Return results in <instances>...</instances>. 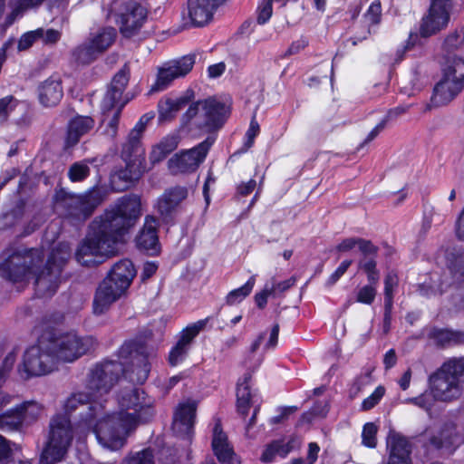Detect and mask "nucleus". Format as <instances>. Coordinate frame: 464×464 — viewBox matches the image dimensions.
Here are the masks:
<instances>
[{
  "label": "nucleus",
  "instance_id": "nucleus-48",
  "mask_svg": "<svg viewBox=\"0 0 464 464\" xmlns=\"http://www.w3.org/2000/svg\"><path fill=\"white\" fill-rule=\"evenodd\" d=\"M272 2L275 0H262L258 5L257 21L259 24L266 23L272 15Z\"/></svg>",
  "mask_w": 464,
  "mask_h": 464
},
{
  "label": "nucleus",
  "instance_id": "nucleus-7",
  "mask_svg": "<svg viewBox=\"0 0 464 464\" xmlns=\"http://www.w3.org/2000/svg\"><path fill=\"white\" fill-rule=\"evenodd\" d=\"M130 78V70L127 66H124L118 73L113 77L111 83L106 92L102 102V110L104 113L110 111L112 112V119L110 121L107 133L110 136H114L117 130V121L121 110L126 104V101L122 99V93L128 84Z\"/></svg>",
  "mask_w": 464,
  "mask_h": 464
},
{
  "label": "nucleus",
  "instance_id": "nucleus-8",
  "mask_svg": "<svg viewBox=\"0 0 464 464\" xmlns=\"http://www.w3.org/2000/svg\"><path fill=\"white\" fill-rule=\"evenodd\" d=\"M53 360L73 362L84 354L91 345L89 338H81L75 333L62 334L45 343Z\"/></svg>",
  "mask_w": 464,
  "mask_h": 464
},
{
  "label": "nucleus",
  "instance_id": "nucleus-32",
  "mask_svg": "<svg viewBox=\"0 0 464 464\" xmlns=\"http://www.w3.org/2000/svg\"><path fill=\"white\" fill-rule=\"evenodd\" d=\"M354 248H358L362 254L367 255L372 254L376 250L370 241L355 237L345 238L336 246L340 252H349Z\"/></svg>",
  "mask_w": 464,
  "mask_h": 464
},
{
  "label": "nucleus",
  "instance_id": "nucleus-24",
  "mask_svg": "<svg viewBox=\"0 0 464 464\" xmlns=\"http://www.w3.org/2000/svg\"><path fill=\"white\" fill-rule=\"evenodd\" d=\"M390 450L388 464H411L409 441L401 434L391 432L387 439Z\"/></svg>",
  "mask_w": 464,
  "mask_h": 464
},
{
  "label": "nucleus",
  "instance_id": "nucleus-26",
  "mask_svg": "<svg viewBox=\"0 0 464 464\" xmlns=\"http://www.w3.org/2000/svg\"><path fill=\"white\" fill-rule=\"evenodd\" d=\"M202 112L205 117V126L212 130L218 128L223 123L229 110L216 100H207L202 104Z\"/></svg>",
  "mask_w": 464,
  "mask_h": 464
},
{
  "label": "nucleus",
  "instance_id": "nucleus-11",
  "mask_svg": "<svg viewBox=\"0 0 464 464\" xmlns=\"http://www.w3.org/2000/svg\"><path fill=\"white\" fill-rule=\"evenodd\" d=\"M195 58L186 55L180 59L169 61L159 67L155 82L149 90V94L167 89L173 81L187 75L193 68Z\"/></svg>",
  "mask_w": 464,
  "mask_h": 464
},
{
  "label": "nucleus",
  "instance_id": "nucleus-34",
  "mask_svg": "<svg viewBox=\"0 0 464 464\" xmlns=\"http://www.w3.org/2000/svg\"><path fill=\"white\" fill-rule=\"evenodd\" d=\"M19 417L23 423H29L36 420L42 413V406L35 401H26L16 406Z\"/></svg>",
  "mask_w": 464,
  "mask_h": 464
},
{
  "label": "nucleus",
  "instance_id": "nucleus-38",
  "mask_svg": "<svg viewBox=\"0 0 464 464\" xmlns=\"http://www.w3.org/2000/svg\"><path fill=\"white\" fill-rule=\"evenodd\" d=\"M404 112V110L401 108H396L394 110H391L385 117L371 130L368 134L366 141L372 140L385 127L388 121L391 119L401 114Z\"/></svg>",
  "mask_w": 464,
  "mask_h": 464
},
{
  "label": "nucleus",
  "instance_id": "nucleus-37",
  "mask_svg": "<svg viewBox=\"0 0 464 464\" xmlns=\"http://www.w3.org/2000/svg\"><path fill=\"white\" fill-rule=\"evenodd\" d=\"M42 1L43 0H16L13 4V11L8 17L7 24H11L24 10L41 4Z\"/></svg>",
  "mask_w": 464,
  "mask_h": 464
},
{
  "label": "nucleus",
  "instance_id": "nucleus-47",
  "mask_svg": "<svg viewBox=\"0 0 464 464\" xmlns=\"http://www.w3.org/2000/svg\"><path fill=\"white\" fill-rule=\"evenodd\" d=\"M376 263L371 258L363 259L360 262V267L367 274L370 283L377 284L379 280V274L375 269Z\"/></svg>",
  "mask_w": 464,
  "mask_h": 464
},
{
  "label": "nucleus",
  "instance_id": "nucleus-5",
  "mask_svg": "<svg viewBox=\"0 0 464 464\" xmlns=\"http://www.w3.org/2000/svg\"><path fill=\"white\" fill-rule=\"evenodd\" d=\"M135 275L136 270L131 261L124 259L116 263L109 276L97 289L93 301L94 314H103L113 302L123 295Z\"/></svg>",
  "mask_w": 464,
  "mask_h": 464
},
{
  "label": "nucleus",
  "instance_id": "nucleus-9",
  "mask_svg": "<svg viewBox=\"0 0 464 464\" xmlns=\"http://www.w3.org/2000/svg\"><path fill=\"white\" fill-rule=\"evenodd\" d=\"M54 366L53 356L50 353L46 344L41 342L39 345L26 350L22 366L18 371L23 378H29L47 374L54 369Z\"/></svg>",
  "mask_w": 464,
  "mask_h": 464
},
{
  "label": "nucleus",
  "instance_id": "nucleus-63",
  "mask_svg": "<svg viewBox=\"0 0 464 464\" xmlns=\"http://www.w3.org/2000/svg\"><path fill=\"white\" fill-rule=\"evenodd\" d=\"M279 326L274 325L270 331L269 339L266 343V349H273L276 346L278 342Z\"/></svg>",
  "mask_w": 464,
  "mask_h": 464
},
{
  "label": "nucleus",
  "instance_id": "nucleus-13",
  "mask_svg": "<svg viewBox=\"0 0 464 464\" xmlns=\"http://www.w3.org/2000/svg\"><path fill=\"white\" fill-rule=\"evenodd\" d=\"M116 31L112 27H102L91 34L89 43L79 51V58L89 62L107 50L115 41Z\"/></svg>",
  "mask_w": 464,
  "mask_h": 464
},
{
  "label": "nucleus",
  "instance_id": "nucleus-41",
  "mask_svg": "<svg viewBox=\"0 0 464 464\" xmlns=\"http://www.w3.org/2000/svg\"><path fill=\"white\" fill-rule=\"evenodd\" d=\"M40 36H44V29H36L25 33L18 42V49L20 51L28 49L37 39H40Z\"/></svg>",
  "mask_w": 464,
  "mask_h": 464
},
{
  "label": "nucleus",
  "instance_id": "nucleus-21",
  "mask_svg": "<svg viewBox=\"0 0 464 464\" xmlns=\"http://www.w3.org/2000/svg\"><path fill=\"white\" fill-rule=\"evenodd\" d=\"M212 450L222 464H240L219 422L213 429Z\"/></svg>",
  "mask_w": 464,
  "mask_h": 464
},
{
  "label": "nucleus",
  "instance_id": "nucleus-45",
  "mask_svg": "<svg viewBox=\"0 0 464 464\" xmlns=\"http://www.w3.org/2000/svg\"><path fill=\"white\" fill-rule=\"evenodd\" d=\"M385 393V388L383 386H378L374 392L362 402V410L369 411L372 409Z\"/></svg>",
  "mask_w": 464,
  "mask_h": 464
},
{
  "label": "nucleus",
  "instance_id": "nucleus-18",
  "mask_svg": "<svg viewBox=\"0 0 464 464\" xmlns=\"http://www.w3.org/2000/svg\"><path fill=\"white\" fill-rule=\"evenodd\" d=\"M181 129L177 130L163 137L158 143L152 146L149 155V163L144 160V163L147 167V169L144 172L162 161L167 155L177 149L181 140Z\"/></svg>",
  "mask_w": 464,
  "mask_h": 464
},
{
  "label": "nucleus",
  "instance_id": "nucleus-31",
  "mask_svg": "<svg viewBox=\"0 0 464 464\" xmlns=\"http://www.w3.org/2000/svg\"><path fill=\"white\" fill-rule=\"evenodd\" d=\"M250 377L245 375L237 382V411L246 415L248 412L251 400V392L249 384Z\"/></svg>",
  "mask_w": 464,
  "mask_h": 464
},
{
  "label": "nucleus",
  "instance_id": "nucleus-17",
  "mask_svg": "<svg viewBox=\"0 0 464 464\" xmlns=\"http://www.w3.org/2000/svg\"><path fill=\"white\" fill-rule=\"evenodd\" d=\"M181 129L177 130L163 137L158 143L152 146L149 155V163L144 160V163L147 167V169L144 172L162 161L167 155L177 149L181 140Z\"/></svg>",
  "mask_w": 464,
  "mask_h": 464
},
{
  "label": "nucleus",
  "instance_id": "nucleus-33",
  "mask_svg": "<svg viewBox=\"0 0 464 464\" xmlns=\"http://www.w3.org/2000/svg\"><path fill=\"white\" fill-rule=\"evenodd\" d=\"M256 285V276L248 278L246 284L237 289L230 291L227 297L226 302L229 305H235L241 303L246 296L250 295Z\"/></svg>",
  "mask_w": 464,
  "mask_h": 464
},
{
  "label": "nucleus",
  "instance_id": "nucleus-64",
  "mask_svg": "<svg viewBox=\"0 0 464 464\" xmlns=\"http://www.w3.org/2000/svg\"><path fill=\"white\" fill-rule=\"evenodd\" d=\"M397 357L393 349L389 350L383 359V363L386 369L393 367L396 363Z\"/></svg>",
  "mask_w": 464,
  "mask_h": 464
},
{
  "label": "nucleus",
  "instance_id": "nucleus-55",
  "mask_svg": "<svg viewBox=\"0 0 464 464\" xmlns=\"http://www.w3.org/2000/svg\"><path fill=\"white\" fill-rule=\"evenodd\" d=\"M352 260H344L340 266L336 268V270L328 278V284L334 285L335 284L340 277L347 271L348 267L351 266Z\"/></svg>",
  "mask_w": 464,
  "mask_h": 464
},
{
  "label": "nucleus",
  "instance_id": "nucleus-25",
  "mask_svg": "<svg viewBox=\"0 0 464 464\" xmlns=\"http://www.w3.org/2000/svg\"><path fill=\"white\" fill-rule=\"evenodd\" d=\"M159 222L155 218L147 217L144 226L137 237V245L150 254H156L159 251V237L157 228Z\"/></svg>",
  "mask_w": 464,
  "mask_h": 464
},
{
  "label": "nucleus",
  "instance_id": "nucleus-52",
  "mask_svg": "<svg viewBox=\"0 0 464 464\" xmlns=\"http://www.w3.org/2000/svg\"><path fill=\"white\" fill-rule=\"evenodd\" d=\"M276 293V288L274 286H269L266 284L264 289L255 295V302L259 308L265 307L267 303V298L269 295Z\"/></svg>",
  "mask_w": 464,
  "mask_h": 464
},
{
  "label": "nucleus",
  "instance_id": "nucleus-16",
  "mask_svg": "<svg viewBox=\"0 0 464 464\" xmlns=\"http://www.w3.org/2000/svg\"><path fill=\"white\" fill-rule=\"evenodd\" d=\"M459 75V82H452L451 78L443 76L436 85L432 101L436 105H443L450 102L457 96L464 87V63H460L456 71Z\"/></svg>",
  "mask_w": 464,
  "mask_h": 464
},
{
  "label": "nucleus",
  "instance_id": "nucleus-59",
  "mask_svg": "<svg viewBox=\"0 0 464 464\" xmlns=\"http://www.w3.org/2000/svg\"><path fill=\"white\" fill-rule=\"evenodd\" d=\"M463 41H464V33L459 32L456 34L448 36V38L446 39V44L450 48H458L459 46H460L462 44Z\"/></svg>",
  "mask_w": 464,
  "mask_h": 464
},
{
  "label": "nucleus",
  "instance_id": "nucleus-51",
  "mask_svg": "<svg viewBox=\"0 0 464 464\" xmlns=\"http://www.w3.org/2000/svg\"><path fill=\"white\" fill-rule=\"evenodd\" d=\"M260 127L258 122L253 118L250 121L249 128L246 132L245 146L249 149L253 146L256 137L259 134Z\"/></svg>",
  "mask_w": 464,
  "mask_h": 464
},
{
  "label": "nucleus",
  "instance_id": "nucleus-60",
  "mask_svg": "<svg viewBox=\"0 0 464 464\" xmlns=\"http://www.w3.org/2000/svg\"><path fill=\"white\" fill-rule=\"evenodd\" d=\"M158 269V265L154 262H146L143 265L142 271H141V278L142 280H146L152 276Z\"/></svg>",
  "mask_w": 464,
  "mask_h": 464
},
{
  "label": "nucleus",
  "instance_id": "nucleus-40",
  "mask_svg": "<svg viewBox=\"0 0 464 464\" xmlns=\"http://www.w3.org/2000/svg\"><path fill=\"white\" fill-rule=\"evenodd\" d=\"M378 428L372 422H368L363 426L362 432V444L368 448L376 446V434Z\"/></svg>",
  "mask_w": 464,
  "mask_h": 464
},
{
  "label": "nucleus",
  "instance_id": "nucleus-2",
  "mask_svg": "<svg viewBox=\"0 0 464 464\" xmlns=\"http://www.w3.org/2000/svg\"><path fill=\"white\" fill-rule=\"evenodd\" d=\"M140 210V198H122L113 208L92 222L90 232L76 252L77 261L83 266H92L100 263L103 256L115 254L118 244L124 241Z\"/></svg>",
  "mask_w": 464,
  "mask_h": 464
},
{
  "label": "nucleus",
  "instance_id": "nucleus-27",
  "mask_svg": "<svg viewBox=\"0 0 464 464\" xmlns=\"http://www.w3.org/2000/svg\"><path fill=\"white\" fill-rule=\"evenodd\" d=\"M187 188L175 187L167 190L158 200V209L162 215H167L177 208L187 198Z\"/></svg>",
  "mask_w": 464,
  "mask_h": 464
},
{
  "label": "nucleus",
  "instance_id": "nucleus-53",
  "mask_svg": "<svg viewBox=\"0 0 464 464\" xmlns=\"http://www.w3.org/2000/svg\"><path fill=\"white\" fill-rule=\"evenodd\" d=\"M16 105L17 102L12 96L0 99V118L6 117Z\"/></svg>",
  "mask_w": 464,
  "mask_h": 464
},
{
  "label": "nucleus",
  "instance_id": "nucleus-43",
  "mask_svg": "<svg viewBox=\"0 0 464 464\" xmlns=\"http://www.w3.org/2000/svg\"><path fill=\"white\" fill-rule=\"evenodd\" d=\"M149 372V362L147 361H142L141 364L132 370L131 373H126L132 382L142 383L148 378Z\"/></svg>",
  "mask_w": 464,
  "mask_h": 464
},
{
  "label": "nucleus",
  "instance_id": "nucleus-35",
  "mask_svg": "<svg viewBox=\"0 0 464 464\" xmlns=\"http://www.w3.org/2000/svg\"><path fill=\"white\" fill-rule=\"evenodd\" d=\"M21 417L15 408L6 411L0 415V429L12 430L22 424Z\"/></svg>",
  "mask_w": 464,
  "mask_h": 464
},
{
  "label": "nucleus",
  "instance_id": "nucleus-30",
  "mask_svg": "<svg viewBox=\"0 0 464 464\" xmlns=\"http://www.w3.org/2000/svg\"><path fill=\"white\" fill-rule=\"evenodd\" d=\"M430 337L440 345L464 343V332L450 329H433Z\"/></svg>",
  "mask_w": 464,
  "mask_h": 464
},
{
  "label": "nucleus",
  "instance_id": "nucleus-49",
  "mask_svg": "<svg viewBox=\"0 0 464 464\" xmlns=\"http://www.w3.org/2000/svg\"><path fill=\"white\" fill-rule=\"evenodd\" d=\"M126 464H155L151 450H145L126 460Z\"/></svg>",
  "mask_w": 464,
  "mask_h": 464
},
{
  "label": "nucleus",
  "instance_id": "nucleus-50",
  "mask_svg": "<svg viewBox=\"0 0 464 464\" xmlns=\"http://www.w3.org/2000/svg\"><path fill=\"white\" fill-rule=\"evenodd\" d=\"M276 456H279V450L277 448V441L274 440L265 447L260 459L262 462L270 463L275 460Z\"/></svg>",
  "mask_w": 464,
  "mask_h": 464
},
{
  "label": "nucleus",
  "instance_id": "nucleus-22",
  "mask_svg": "<svg viewBox=\"0 0 464 464\" xmlns=\"http://www.w3.org/2000/svg\"><path fill=\"white\" fill-rule=\"evenodd\" d=\"M223 0H188V14L197 26L208 24Z\"/></svg>",
  "mask_w": 464,
  "mask_h": 464
},
{
  "label": "nucleus",
  "instance_id": "nucleus-36",
  "mask_svg": "<svg viewBox=\"0 0 464 464\" xmlns=\"http://www.w3.org/2000/svg\"><path fill=\"white\" fill-rule=\"evenodd\" d=\"M398 283L395 275L389 274L384 281V295H385V315L391 311L392 306L393 290Z\"/></svg>",
  "mask_w": 464,
  "mask_h": 464
},
{
  "label": "nucleus",
  "instance_id": "nucleus-29",
  "mask_svg": "<svg viewBox=\"0 0 464 464\" xmlns=\"http://www.w3.org/2000/svg\"><path fill=\"white\" fill-rule=\"evenodd\" d=\"M461 442L462 439L456 433L453 426H447L440 430L439 437L431 439V443L435 447L445 449L449 452H451Z\"/></svg>",
  "mask_w": 464,
  "mask_h": 464
},
{
  "label": "nucleus",
  "instance_id": "nucleus-10",
  "mask_svg": "<svg viewBox=\"0 0 464 464\" xmlns=\"http://www.w3.org/2000/svg\"><path fill=\"white\" fill-rule=\"evenodd\" d=\"M214 139L208 138L196 147L175 153L168 160V169L172 174L189 173L195 171L205 160Z\"/></svg>",
  "mask_w": 464,
  "mask_h": 464
},
{
  "label": "nucleus",
  "instance_id": "nucleus-3",
  "mask_svg": "<svg viewBox=\"0 0 464 464\" xmlns=\"http://www.w3.org/2000/svg\"><path fill=\"white\" fill-rule=\"evenodd\" d=\"M69 257V247L59 245L51 254L45 269L39 273L43 263L41 250L31 249L23 254L14 253L0 265V274L14 283L27 284L33 281L37 293L42 296H48L55 293L62 266Z\"/></svg>",
  "mask_w": 464,
  "mask_h": 464
},
{
  "label": "nucleus",
  "instance_id": "nucleus-6",
  "mask_svg": "<svg viewBox=\"0 0 464 464\" xmlns=\"http://www.w3.org/2000/svg\"><path fill=\"white\" fill-rule=\"evenodd\" d=\"M152 119V116L143 115L134 128L130 130L126 143L123 145L121 157L125 162V169L119 171L115 177L132 182L147 169L144 163V149L140 144L141 136L146 125Z\"/></svg>",
  "mask_w": 464,
  "mask_h": 464
},
{
  "label": "nucleus",
  "instance_id": "nucleus-19",
  "mask_svg": "<svg viewBox=\"0 0 464 464\" xmlns=\"http://www.w3.org/2000/svg\"><path fill=\"white\" fill-rule=\"evenodd\" d=\"M38 101L44 107H54L63 96L62 80L59 76H51L43 81L37 89Z\"/></svg>",
  "mask_w": 464,
  "mask_h": 464
},
{
  "label": "nucleus",
  "instance_id": "nucleus-23",
  "mask_svg": "<svg viewBox=\"0 0 464 464\" xmlns=\"http://www.w3.org/2000/svg\"><path fill=\"white\" fill-rule=\"evenodd\" d=\"M191 93L164 96L158 103L159 121H169L191 100Z\"/></svg>",
  "mask_w": 464,
  "mask_h": 464
},
{
  "label": "nucleus",
  "instance_id": "nucleus-46",
  "mask_svg": "<svg viewBox=\"0 0 464 464\" xmlns=\"http://www.w3.org/2000/svg\"><path fill=\"white\" fill-rule=\"evenodd\" d=\"M103 196L104 195L100 188L92 189V191L84 195L82 198V202L84 208H94L95 206L102 202V200L103 199Z\"/></svg>",
  "mask_w": 464,
  "mask_h": 464
},
{
  "label": "nucleus",
  "instance_id": "nucleus-42",
  "mask_svg": "<svg viewBox=\"0 0 464 464\" xmlns=\"http://www.w3.org/2000/svg\"><path fill=\"white\" fill-rule=\"evenodd\" d=\"M89 175V167L85 162L73 164L69 170V178L72 181H81Z\"/></svg>",
  "mask_w": 464,
  "mask_h": 464
},
{
  "label": "nucleus",
  "instance_id": "nucleus-58",
  "mask_svg": "<svg viewBox=\"0 0 464 464\" xmlns=\"http://www.w3.org/2000/svg\"><path fill=\"white\" fill-rule=\"evenodd\" d=\"M319 451H320V447L318 446L317 443L310 442L308 444V451H307V456H306L307 464H314L315 463V461L318 458Z\"/></svg>",
  "mask_w": 464,
  "mask_h": 464
},
{
  "label": "nucleus",
  "instance_id": "nucleus-61",
  "mask_svg": "<svg viewBox=\"0 0 464 464\" xmlns=\"http://www.w3.org/2000/svg\"><path fill=\"white\" fill-rule=\"evenodd\" d=\"M256 187V182L255 179H249L246 182L241 183L238 188L237 191L242 196H246L250 194Z\"/></svg>",
  "mask_w": 464,
  "mask_h": 464
},
{
  "label": "nucleus",
  "instance_id": "nucleus-14",
  "mask_svg": "<svg viewBox=\"0 0 464 464\" xmlns=\"http://www.w3.org/2000/svg\"><path fill=\"white\" fill-rule=\"evenodd\" d=\"M206 324V320H199L180 332L177 343L169 352V362L171 365H177L185 359L191 342L205 328Z\"/></svg>",
  "mask_w": 464,
  "mask_h": 464
},
{
  "label": "nucleus",
  "instance_id": "nucleus-62",
  "mask_svg": "<svg viewBox=\"0 0 464 464\" xmlns=\"http://www.w3.org/2000/svg\"><path fill=\"white\" fill-rule=\"evenodd\" d=\"M226 65L224 63L212 64L208 68V73L210 78L219 77L225 72Z\"/></svg>",
  "mask_w": 464,
  "mask_h": 464
},
{
  "label": "nucleus",
  "instance_id": "nucleus-20",
  "mask_svg": "<svg viewBox=\"0 0 464 464\" xmlns=\"http://www.w3.org/2000/svg\"><path fill=\"white\" fill-rule=\"evenodd\" d=\"M197 402L188 400L176 409L172 429L179 435H188L193 428L196 415Z\"/></svg>",
  "mask_w": 464,
  "mask_h": 464
},
{
  "label": "nucleus",
  "instance_id": "nucleus-44",
  "mask_svg": "<svg viewBox=\"0 0 464 464\" xmlns=\"http://www.w3.org/2000/svg\"><path fill=\"white\" fill-rule=\"evenodd\" d=\"M382 15V6L379 1H373L368 7L364 18L369 24H376L380 22Z\"/></svg>",
  "mask_w": 464,
  "mask_h": 464
},
{
  "label": "nucleus",
  "instance_id": "nucleus-57",
  "mask_svg": "<svg viewBox=\"0 0 464 464\" xmlns=\"http://www.w3.org/2000/svg\"><path fill=\"white\" fill-rule=\"evenodd\" d=\"M61 37V34L59 31L54 29L44 30V36H40V39L43 40L44 44H54Z\"/></svg>",
  "mask_w": 464,
  "mask_h": 464
},
{
  "label": "nucleus",
  "instance_id": "nucleus-1",
  "mask_svg": "<svg viewBox=\"0 0 464 464\" xmlns=\"http://www.w3.org/2000/svg\"><path fill=\"white\" fill-rule=\"evenodd\" d=\"M123 372L121 363L106 362L96 365L88 381L89 392L72 393L63 404L69 413L89 401H92L83 423L93 432L98 444L104 450H120L127 439L142 423L155 415V400L143 390L126 387L114 397L115 409L106 410L96 402L106 394ZM72 440V427L67 414H56L50 422L48 440L41 455L40 464H54L67 452Z\"/></svg>",
  "mask_w": 464,
  "mask_h": 464
},
{
  "label": "nucleus",
  "instance_id": "nucleus-4",
  "mask_svg": "<svg viewBox=\"0 0 464 464\" xmlns=\"http://www.w3.org/2000/svg\"><path fill=\"white\" fill-rule=\"evenodd\" d=\"M464 382V358H451L430 378V392L406 401L430 411L435 400L451 401L461 393Z\"/></svg>",
  "mask_w": 464,
  "mask_h": 464
},
{
  "label": "nucleus",
  "instance_id": "nucleus-54",
  "mask_svg": "<svg viewBox=\"0 0 464 464\" xmlns=\"http://www.w3.org/2000/svg\"><path fill=\"white\" fill-rule=\"evenodd\" d=\"M460 63H464V61L461 59H454L451 63H450L444 70V75L446 78H451V81L454 82L456 81L459 82V73L455 71L459 68Z\"/></svg>",
  "mask_w": 464,
  "mask_h": 464
},
{
  "label": "nucleus",
  "instance_id": "nucleus-56",
  "mask_svg": "<svg viewBox=\"0 0 464 464\" xmlns=\"http://www.w3.org/2000/svg\"><path fill=\"white\" fill-rule=\"evenodd\" d=\"M454 230L457 238L460 241H464V208L456 219Z\"/></svg>",
  "mask_w": 464,
  "mask_h": 464
},
{
  "label": "nucleus",
  "instance_id": "nucleus-15",
  "mask_svg": "<svg viewBox=\"0 0 464 464\" xmlns=\"http://www.w3.org/2000/svg\"><path fill=\"white\" fill-rule=\"evenodd\" d=\"M146 18L147 10L140 5H133L118 14L116 23L123 36L131 37L141 28Z\"/></svg>",
  "mask_w": 464,
  "mask_h": 464
},
{
  "label": "nucleus",
  "instance_id": "nucleus-12",
  "mask_svg": "<svg viewBox=\"0 0 464 464\" xmlns=\"http://www.w3.org/2000/svg\"><path fill=\"white\" fill-rule=\"evenodd\" d=\"M451 0H432L428 14L423 18L420 33L430 36L442 30L450 21Z\"/></svg>",
  "mask_w": 464,
  "mask_h": 464
},
{
  "label": "nucleus",
  "instance_id": "nucleus-39",
  "mask_svg": "<svg viewBox=\"0 0 464 464\" xmlns=\"http://www.w3.org/2000/svg\"><path fill=\"white\" fill-rule=\"evenodd\" d=\"M377 293L376 284L370 283L368 285L361 287L356 295V301L365 304H371Z\"/></svg>",
  "mask_w": 464,
  "mask_h": 464
},
{
  "label": "nucleus",
  "instance_id": "nucleus-28",
  "mask_svg": "<svg viewBox=\"0 0 464 464\" xmlns=\"http://www.w3.org/2000/svg\"><path fill=\"white\" fill-rule=\"evenodd\" d=\"M93 127V120L87 116H77L69 124L67 142L76 143L80 137L87 133Z\"/></svg>",
  "mask_w": 464,
  "mask_h": 464
}]
</instances>
